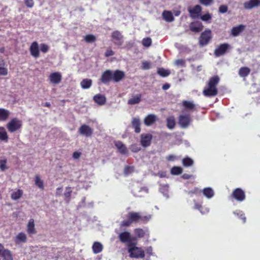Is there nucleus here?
I'll return each instance as SVG.
<instances>
[{
  "label": "nucleus",
  "mask_w": 260,
  "mask_h": 260,
  "mask_svg": "<svg viewBox=\"0 0 260 260\" xmlns=\"http://www.w3.org/2000/svg\"><path fill=\"white\" fill-rule=\"evenodd\" d=\"M125 76L124 72L116 70L113 72L107 70L104 72L100 78L101 82L105 84H108L111 81L114 82H118L121 81Z\"/></svg>",
  "instance_id": "obj_1"
},
{
  "label": "nucleus",
  "mask_w": 260,
  "mask_h": 260,
  "mask_svg": "<svg viewBox=\"0 0 260 260\" xmlns=\"http://www.w3.org/2000/svg\"><path fill=\"white\" fill-rule=\"evenodd\" d=\"M219 81L220 78L217 75L211 77L207 83V87L203 91L204 95L207 97L216 96L218 93L217 86Z\"/></svg>",
  "instance_id": "obj_2"
},
{
  "label": "nucleus",
  "mask_w": 260,
  "mask_h": 260,
  "mask_svg": "<svg viewBox=\"0 0 260 260\" xmlns=\"http://www.w3.org/2000/svg\"><path fill=\"white\" fill-rule=\"evenodd\" d=\"M130 245L128 247L127 250L129 253V257L135 258H143L145 256V252L141 247L137 246H131Z\"/></svg>",
  "instance_id": "obj_3"
},
{
  "label": "nucleus",
  "mask_w": 260,
  "mask_h": 260,
  "mask_svg": "<svg viewBox=\"0 0 260 260\" xmlns=\"http://www.w3.org/2000/svg\"><path fill=\"white\" fill-rule=\"evenodd\" d=\"M22 121L17 118L12 119L7 124L6 126L10 133H14L22 127Z\"/></svg>",
  "instance_id": "obj_4"
},
{
  "label": "nucleus",
  "mask_w": 260,
  "mask_h": 260,
  "mask_svg": "<svg viewBox=\"0 0 260 260\" xmlns=\"http://www.w3.org/2000/svg\"><path fill=\"white\" fill-rule=\"evenodd\" d=\"M212 39V32L209 29H206L199 38V45L201 47L207 45Z\"/></svg>",
  "instance_id": "obj_5"
},
{
  "label": "nucleus",
  "mask_w": 260,
  "mask_h": 260,
  "mask_svg": "<svg viewBox=\"0 0 260 260\" xmlns=\"http://www.w3.org/2000/svg\"><path fill=\"white\" fill-rule=\"evenodd\" d=\"M111 38L113 43L120 48L124 43V37L118 30H115L111 34Z\"/></svg>",
  "instance_id": "obj_6"
},
{
  "label": "nucleus",
  "mask_w": 260,
  "mask_h": 260,
  "mask_svg": "<svg viewBox=\"0 0 260 260\" xmlns=\"http://www.w3.org/2000/svg\"><path fill=\"white\" fill-rule=\"evenodd\" d=\"M128 218L131 220L132 223L137 222L139 221L147 222L149 220V217L147 216H141L138 212H131L128 215Z\"/></svg>",
  "instance_id": "obj_7"
},
{
  "label": "nucleus",
  "mask_w": 260,
  "mask_h": 260,
  "mask_svg": "<svg viewBox=\"0 0 260 260\" xmlns=\"http://www.w3.org/2000/svg\"><path fill=\"white\" fill-rule=\"evenodd\" d=\"M231 197L239 202L243 201L246 198L245 192L240 188H237L234 189Z\"/></svg>",
  "instance_id": "obj_8"
},
{
  "label": "nucleus",
  "mask_w": 260,
  "mask_h": 260,
  "mask_svg": "<svg viewBox=\"0 0 260 260\" xmlns=\"http://www.w3.org/2000/svg\"><path fill=\"white\" fill-rule=\"evenodd\" d=\"M202 11V8L199 5H196L192 8H189L188 9L189 16L192 19L198 18L201 16Z\"/></svg>",
  "instance_id": "obj_9"
},
{
  "label": "nucleus",
  "mask_w": 260,
  "mask_h": 260,
  "mask_svg": "<svg viewBox=\"0 0 260 260\" xmlns=\"http://www.w3.org/2000/svg\"><path fill=\"white\" fill-rule=\"evenodd\" d=\"M229 47L230 45L228 43H223L219 45L214 50V53L215 56L219 57L223 55L226 52Z\"/></svg>",
  "instance_id": "obj_10"
},
{
  "label": "nucleus",
  "mask_w": 260,
  "mask_h": 260,
  "mask_svg": "<svg viewBox=\"0 0 260 260\" xmlns=\"http://www.w3.org/2000/svg\"><path fill=\"white\" fill-rule=\"evenodd\" d=\"M140 143L144 147H146L150 145L152 136L150 134H143L140 136Z\"/></svg>",
  "instance_id": "obj_11"
},
{
  "label": "nucleus",
  "mask_w": 260,
  "mask_h": 260,
  "mask_svg": "<svg viewBox=\"0 0 260 260\" xmlns=\"http://www.w3.org/2000/svg\"><path fill=\"white\" fill-rule=\"evenodd\" d=\"M93 132V129L86 124L82 125L79 128V133L87 137H91Z\"/></svg>",
  "instance_id": "obj_12"
},
{
  "label": "nucleus",
  "mask_w": 260,
  "mask_h": 260,
  "mask_svg": "<svg viewBox=\"0 0 260 260\" xmlns=\"http://www.w3.org/2000/svg\"><path fill=\"white\" fill-rule=\"evenodd\" d=\"M29 51L30 54L34 57L37 58L40 56L39 44L37 42L35 41L31 44Z\"/></svg>",
  "instance_id": "obj_13"
},
{
  "label": "nucleus",
  "mask_w": 260,
  "mask_h": 260,
  "mask_svg": "<svg viewBox=\"0 0 260 260\" xmlns=\"http://www.w3.org/2000/svg\"><path fill=\"white\" fill-rule=\"evenodd\" d=\"M190 30L194 32H199L203 29L202 23L199 21H194L190 23L189 25Z\"/></svg>",
  "instance_id": "obj_14"
},
{
  "label": "nucleus",
  "mask_w": 260,
  "mask_h": 260,
  "mask_svg": "<svg viewBox=\"0 0 260 260\" xmlns=\"http://www.w3.org/2000/svg\"><path fill=\"white\" fill-rule=\"evenodd\" d=\"M115 146L118 151L122 154H127L128 150L126 146L120 141H116L114 142Z\"/></svg>",
  "instance_id": "obj_15"
},
{
  "label": "nucleus",
  "mask_w": 260,
  "mask_h": 260,
  "mask_svg": "<svg viewBox=\"0 0 260 260\" xmlns=\"http://www.w3.org/2000/svg\"><path fill=\"white\" fill-rule=\"evenodd\" d=\"M190 121L189 115H180L179 117V123L183 128L188 126Z\"/></svg>",
  "instance_id": "obj_16"
},
{
  "label": "nucleus",
  "mask_w": 260,
  "mask_h": 260,
  "mask_svg": "<svg viewBox=\"0 0 260 260\" xmlns=\"http://www.w3.org/2000/svg\"><path fill=\"white\" fill-rule=\"evenodd\" d=\"M61 75L59 72L51 73L49 76L50 81L53 84L59 83L61 80Z\"/></svg>",
  "instance_id": "obj_17"
},
{
  "label": "nucleus",
  "mask_w": 260,
  "mask_h": 260,
  "mask_svg": "<svg viewBox=\"0 0 260 260\" xmlns=\"http://www.w3.org/2000/svg\"><path fill=\"white\" fill-rule=\"evenodd\" d=\"M118 238L122 243L128 244L130 242L131 233L127 231L121 232L119 234Z\"/></svg>",
  "instance_id": "obj_18"
},
{
  "label": "nucleus",
  "mask_w": 260,
  "mask_h": 260,
  "mask_svg": "<svg viewBox=\"0 0 260 260\" xmlns=\"http://www.w3.org/2000/svg\"><path fill=\"white\" fill-rule=\"evenodd\" d=\"M27 233L29 235L36 234L37 231L35 226L34 219L31 218L29 220L27 224Z\"/></svg>",
  "instance_id": "obj_19"
},
{
  "label": "nucleus",
  "mask_w": 260,
  "mask_h": 260,
  "mask_svg": "<svg viewBox=\"0 0 260 260\" xmlns=\"http://www.w3.org/2000/svg\"><path fill=\"white\" fill-rule=\"evenodd\" d=\"M93 100L95 103L100 106L105 105L106 102V96L100 93L95 94L93 96Z\"/></svg>",
  "instance_id": "obj_20"
},
{
  "label": "nucleus",
  "mask_w": 260,
  "mask_h": 260,
  "mask_svg": "<svg viewBox=\"0 0 260 260\" xmlns=\"http://www.w3.org/2000/svg\"><path fill=\"white\" fill-rule=\"evenodd\" d=\"M245 28V26L243 24H240L237 26H234L231 29V35L234 37H237L242 32Z\"/></svg>",
  "instance_id": "obj_21"
},
{
  "label": "nucleus",
  "mask_w": 260,
  "mask_h": 260,
  "mask_svg": "<svg viewBox=\"0 0 260 260\" xmlns=\"http://www.w3.org/2000/svg\"><path fill=\"white\" fill-rule=\"evenodd\" d=\"M1 255L4 260H13V255L12 252L8 249H3Z\"/></svg>",
  "instance_id": "obj_22"
},
{
  "label": "nucleus",
  "mask_w": 260,
  "mask_h": 260,
  "mask_svg": "<svg viewBox=\"0 0 260 260\" xmlns=\"http://www.w3.org/2000/svg\"><path fill=\"white\" fill-rule=\"evenodd\" d=\"M141 122L138 118H133L132 121V127L135 129L136 133H139L141 132Z\"/></svg>",
  "instance_id": "obj_23"
},
{
  "label": "nucleus",
  "mask_w": 260,
  "mask_h": 260,
  "mask_svg": "<svg viewBox=\"0 0 260 260\" xmlns=\"http://www.w3.org/2000/svg\"><path fill=\"white\" fill-rule=\"evenodd\" d=\"M142 99V95L141 94H138L137 95H133L127 101L128 105H133L139 104Z\"/></svg>",
  "instance_id": "obj_24"
},
{
  "label": "nucleus",
  "mask_w": 260,
  "mask_h": 260,
  "mask_svg": "<svg viewBox=\"0 0 260 260\" xmlns=\"http://www.w3.org/2000/svg\"><path fill=\"white\" fill-rule=\"evenodd\" d=\"M163 19L167 22H171L174 21V17L172 13L170 11L165 10L162 13Z\"/></svg>",
  "instance_id": "obj_25"
},
{
  "label": "nucleus",
  "mask_w": 260,
  "mask_h": 260,
  "mask_svg": "<svg viewBox=\"0 0 260 260\" xmlns=\"http://www.w3.org/2000/svg\"><path fill=\"white\" fill-rule=\"evenodd\" d=\"M27 241V237L26 235L22 232L18 233L16 236L15 242L16 244H19L20 243H25Z\"/></svg>",
  "instance_id": "obj_26"
},
{
  "label": "nucleus",
  "mask_w": 260,
  "mask_h": 260,
  "mask_svg": "<svg viewBox=\"0 0 260 260\" xmlns=\"http://www.w3.org/2000/svg\"><path fill=\"white\" fill-rule=\"evenodd\" d=\"M156 120V117L153 114H149L144 119V123L147 126H150L154 123Z\"/></svg>",
  "instance_id": "obj_27"
},
{
  "label": "nucleus",
  "mask_w": 260,
  "mask_h": 260,
  "mask_svg": "<svg viewBox=\"0 0 260 260\" xmlns=\"http://www.w3.org/2000/svg\"><path fill=\"white\" fill-rule=\"evenodd\" d=\"M147 233V230L145 231L141 228H137L134 230V233L138 238H144L146 235L149 236V234Z\"/></svg>",
  "instance_id": "obj_28"
},
{
  "label": "nucleus",
  "mask_w": 260,
  "mask_h": 260,
  "mask_svg": "<svg viewBox=\"0 0 260 260\" xmlns=\"http://www.w3.org/2000/svg\"><path fill=\"white\" fill-rule=\"evenodd\" d=\"M258 0H249L244 3V7L246 9H251L255 7L258 6Z\"/></svg>",
  "instance_id": "obj_29"
},
{
  "label": "nucleus",
  "mask_w": 260,
  "mask_h": 260,
  "mask_svg": "<svg viewBox=\"0 0 260 260\" xmlns=\"http://www.w3.org/2000/svg\"><path fill=\"white\" fill-rule=\"evenodd\" d=\"M10 112L4 108H0V121H6L10 116Z\"/></svg>",
  "instance_id": "obj_30"
},
{
  "label": "nucleus",
  "mask_w": 260,
  "mask_h": 260,
  "mask_svg": "<svg viewBox=\"0 0 260 260\" xmlns=\"http://www.w3.org/2000/svg\"><path fill=\"white\" fill-rule=\"evenodd\" d=\"M250 69L247 67H241L239 70V75L241 77H246L250 74Z\"/></svg>",
  "instance_id": "obj_31"
},
{
  "label": "nucleus",
  "mask_w": 260,
  "mask_h": 260,
  "mask_svg": "<svg viewBox=\"0 0 260 260\" xmlns=\"http://www.w3.org/2000/svg\"><path fill=\"white\" fill-rule=\"evenodd\" d=\"M194 202V206L193 207L194 209L198 210L200 211L202 214H205L209 212V209L207 208H204L202 206V204L200 203Z\"/></svg>",
  "instance_id": "obj_32"
},
{
  "label": "nucleus",
  "mask_w": 260,
  "mask_h": 260,
  "mask_svg": "<svg viewBox=\"0 0 260 260\" xmlns=\"http://www.w3.org/2000/svg\"><path fill=\"white\" fill-rule=\"evenodd\" d=\"M92 248L93 252L95 254L101 252L103 248L102 244L98 242H94Z\"/></svg>",
  "instance_id": "obj_33"
},
{
  "label": "nucleus",
  "mask_w": 260,
  "mask_h": 260,
  "mask_svg": "<svg viewBox=\"0 0 260 260\" xmlns=\"http://www.w3.org/2000/svg\"><path fill=\"white\" fill-rule=\"evenodd\" d=\"M0 140L6 142L8 141V136L4 127H0Z\"/></svg>",
  "instance_id": "obj_34"
},
{
  "label": "nucleus",
  "mask_w": 260,
  "mask_h": 260,
  "mask_svg": "<svg viewBox=\"0 0 260 260\" xmlns=\"http://www.w3.org/2000/svg\"><path fill=\"white\" fill-rule=\"evenodd\" d=\"M80 84L83 89H88L92 85V80L90 79H84L82 80Z\"/></svg>",
  "instance_id": "obj_35"
},
{
  "label": "nucleus",
  "mask_w": 260,
  "mask_h": 260,
  "mask_svg": "<svg viewBox=\"0 0 260 260\" xmlns=\"http://www.w3.org/2000/svg\"><path fill=\"white\" fill-rule=\"evenodd\" d=\"M204 195L207 198H211L214 196V191L210 187H206L203 189L202 191Z\"/></svg>",
  "instance_id": "obj_36"
},
{
  "label": "nucleus",
  "mask_w": 260,
  "mask_h": 260,
  "mask_svg": "<svg viewBox=\"0 0 260 260\" xmlns=\"http://www.w3.org/2000/svg\"><path fill=\"white\" fill-rule=\"evenodd\" d=\"M182 105L187 110H192L195 109L194 104L190 101H183L182 102Z\"/></svg>",
  "instance_id": "obj_37"
},
{
  "label": "nucleus",
  "mask_w": 260,
  "mask_h": 260,
  "mask_svg": "<svg viewBox=\"0 0 260 260\" xmlns=\"http://www.w3.org/2000/svg\"><path fill=\"white\" fill-rule=\"evenodd\" d=\"M35 182L36 185L39 188L42 190L44 189V182L41 179L39 175H36L35 176Z\"/></svg>",
  "instance_id": "obj_38"
},
{
  "label": "nucleus",
  "mask_w": 260,
  "mask_h": 260,
  "mask_svg": "<svg viewBox=\"0 0 260 260\" xmlns=\"http://www.w3.org/2000/svg\"><path fill=\"white\" fill-rule=\"evenodd\" d=\"M23 194V191L21 189H18L16 191L13 192L11 196L12 199L17 200L20 199Z\"/></svg>",
  "instance_id": "obj_39"
},
{
  "label": "nucleus",
  "mask_w": 260,
  "mask_h": 260,
  "mask_svg": "<svg viewBox=\"0 0 260 260\" xmlns=\"http://www.w3.org/2000/svg\"><path fill=\"white\" fill-rule=\"evenodd\" d=\"M157 72L158 75L163 77H167L170 74V71L162 68H158Z\"/></svg>",
  "instance_id": "obj_40"
},
{
  "label": "nucleus",
  "mask_w": 260,
  "mask_h": 260,
  "mask_svg": "<svg viewBox=\"0 0 260 260\" xmlns=\"http://www.w3.org/2000/svg\"><path fill=\"white\" fill-rule=\"evenodd\" d=\"M183 169L180 167L174 166L171 170V173L172 175H178L182 173Z\"/></svg>",
  "instance_id": "obj_41"
},
{
  "label": "nucleus",
  "mask_w": 260,
  "mask_h": 260,
  "mask_svg": "<svg viewBox=\"0 0 260 260\" xmlns=\"http://www.w3.org/2000/svg\"><path fill=\"white\" fill-rule=\"evenodd\" d=\"M167 126L169 129H173L175 126V121L173 117H169L167 119Z\"/></svg>",
  "instance_id": "obj_42"
},
{
  "label": "nucleus",
  "mask_w": 260,
  "mask_h": 260,
  "mask_svg": "<svg viewBox=\"0 0 260 260\" xmlns=\"http://www.w3.org/2000/svg\"><path fill=\"white\" fill-rule=\"evenodd\" d=\"M182 164L184 167H190L193 165V161L191 158L186 157L182 159Z\"/></svg>",
  "instance_id": "obj_43"
},
{
  "label": "nucleus",
  "mask_w": 260,
  "mask_h": 260,
  "mask_svg": "<svg viewBox=\"0 0 260 260\" xmlns=\"http://www.w3.org/2000/svg\"><path fill=\"white\" fill-rule=\"evenodd\" d=\"M234 214L237 216L239 218L241 219L243 223H245L246 220V218L244 214L240 211H236L234 212Z\"/></svg>",
  "instance_id": "obj_44"
},
{
  "label": "nucleus",
  "mask_w": 260,
  "mask_h": 260,
  "mask_svg": "<svg viewBox=\"0 0 260 260\" xmlns=\"http://www.w3.org/2000/svg\"><path fill=\"white\" fill-rule=\"evenodd\" d=\"M142 43L144 46L148 47L151 45V39L149 37L145 38L142 40Z\"/></svg>",
  "instance_id": "obj_45"
},
{
  "label": "nucleus",
  "mask_w": 260,
  "mask_h": 260,
  "mask_svg": "<svg viewBox=\"0 0 260 260\" xmlns=\"http://www.w3.org/2000/svg\"><path fill=\"white\" fill-rule=\"evenodd\" d=\"M84 39L87 43H92L96 40V38L94 35L89 34L85 36Z\"/></svg>",
  "instance_id": "obj_46"
},
{
  "label": "nucleus",
  "mask_w": 260,
  "mask_h": 260,
  "mask_svg": "<svg viewBox=\"0 0 260 260\" xmlns=\"http://www.w3.org/2000/svg\"><path fill=\"white\" fill-rule=\"evenodd\" d=\"M7 164V159L6 158L1 159L0 158V169L2 171H4L6 169H7V167L6 166Z\"/></svg>",
  "instance_id": "obj_47"
},
{
  "label": "nucleus",
  "mask_w": 260,
  "mask_h": 260,
  "mask_svg": "<svg viewBox=\"0 0 260 260\" xmlns=\"http://www.w3.org/2000/svg\"><path fill=\"white\" fill-rule=\"evenodd\" d=\"M200 18L204 21H208L211 19L212 15L209 12H207V13L200 16Z\"/></svg>",
  "instance_id": "obj_48"
},
{
  "label": "nucleus",
  "mask_w": 260,
  "mask_h": 260,
  "mask_svg": "<svg viewBox=\"0 0 260 260\" xmlns=\"http://www.w3.org/2000/svg\"><path fill=\"white\" fill-rule=\"evenodd\" d=\"M130 150L134 153H137L141 150L140 147L137 144H134L130 146Z\"/></svg>",
  "instance_id": "obj_49"
},
{
  "label": "nucleus",
  "mask_w": 260,
  "mask_h": 260,
  "mask_svg": "<svg viewBox=\"0 0 260 260\" xmlns=\"http://www.w3.org/2000/svg\"><path fill=\"white\" fill-rule=\"evenodd\" d=\"M134 168L133 167L126 166L124 169V174L126 175H128L134 172Z\"/></svg>",
  "instance_id": "obj_50"
},
{
  "label": "nucleus",
  "mask_w": 260,
  "mask_h": 260,
  "mask_svg": "<svg viewBox=\"0 0 260 260\" xmlns=\"http://www.w3.org/2000/svg\"><path fill=\"white\" fill-rule=\"evenodd\" d=\"M115 54L114 51L112 50L111 47H108L107 48L105 52V56L108 57L110 56H112Z\"/></svg>",
  "instance_id": "obj_51"
},
{
  "label": "nucleus",
  "mask_w": 260,
  "mask_h": 260,
  "mask_svg": "<svg viewBox=\"0 0 260 260\" xmlns=\"http://www.w3.org/2000/svg\"><path fill=\"white\" fill-rule=\"evenodd\" d=\"M151 68V63L147 61L142 62L141 69L144 70H148Z\"/></svg>",
  "instance_id": "obj_52"
},
{
  "label": "nucleus",
  "mask_w": 260,
  "mask_h": 260,
  "mask_svg": "<svg viewBox=\"0 0 260 260\" xmlns=\"http://www.w3.org/2000/svg\"><path fill=\"white\" fill-rule=\"evenodd\" d=\"M40 48L41 51L44 53L47 52L49 49L48 45L44 43L41 44Z\"/></svg>",
  "instance_id": "obj_53"
},
{
  "label": "nucleus",
  "mask_w": 260,
  "mask_h": 260,
  "mask_svg": "<svg viewBox=\"0 0 260 260\" xmlns=\"http://www.w3.org/2000/svg\"><path fill=\"white\" fill-rule=\"evenodd\" d=\"M137 237L132 236L131 235L130 242H129L128 244H127V248L129 247L130 245H132V246H136L137 243L133 242L134 241L137 240Z\"/></svg>",
  "instance_id": "obj_54"
},
{
  "label": "nucleus",
  "mask_w": 260,
  "mask_h": 260,
  "mask_svg": "<svg viewBox=\"0 0 260 260\" xmlns=\"http://www.w3.org/2000/svg\"><path fill=\"white\" fill-rule=\"evenodd\" d=\"M175 64L178 66L184 67L185 66V61L182 59H177L175 61Z\"/></svg>",
  "instance_id": "obj_55"
},
{
  "label": "nucleus",
  "mask_w": 260,
  "mask_h": 260,
  "mask_svg": "<svg viewBox=\"0 0 260 260\" xmlns=\"http://www.w3.org/2000/svg\"><path fill=\"white\" fill-rule=\"evenodd\" d=\"M132 223L129 219L127 220H123L121 222L120 226L121 227H127L130 226Z\"/></svg>",
  "instance_id": "obj_56"
},
{
  "label": "nucleus",
  "mask_w": 260,
  "mask_h": 260,
  "mask_svg": "<svg viewBox=\"0 0 260 260\" xmlns=\"http://www.w3.org/2000/svg\"><path fill=\"white\" fill-rule=\"evenodd\" d=\"M25 5L28 8H32L34 6V0H24Z\"/></svg>",
  "instance_id": "obj_57"
},
{
  "label": "nucleus",
  "mask_w": 260,
  "mask_h": 260,
  "mask_svg": "<svg viewBox=\"0 0 260 260\" xmlns=\"http://www.w3.org/2000/svg\"><path fill=\"white\" fill-rule=\"evenodd\" d=\"M228 6L224 5L220 6L219 7V12L221 13H225L228 11Z\"/></svg>",
  "instance_id": "obj_58"
},
{
  "label": "nucleus",
  "mask_w": 260,
  "mask_h": 260,
  "mask_svg": "<svg viewBox=\"0 0 260 260\" xmlns=\"http://www.w3.org/2000/svg\"><path fill=\"white\" fill-rule=\"evenodd\" d=\"M72 193V190H71V187H66V191L64 193V197L66 198L70 199Z\"/></svg>",
  "instance_id": "obj_59"
},
{
  "label": "nucleus",
  "mask_w": 260,
  "mask_h": 260,
  "mask_svg": "<svg viewBox=\"0 0 260 260\" xmlns=\"http://www.w3.org/2000/svg\"><path fill=\"white\" fill-rule=\"evenodd\" d=\"M199 2L201 4L207 6L211 5L213 0H199Z\"/></svg>",
  "instance_id": "obj_60"
},
{
  "label": "nucleus",
  "mask_w": 260,
  "mask_h": 260,
  "mask_svg": "<svg viewBox=\"0 0 260 260\" xmlns=\"http://www.w3.org/2000/svg\"><path fill=\"white\" fill-rule=\"evenodd\" d=\"M8 74V69L4 67H0V75L3 76H6Z\"/></svg>",
  "instance_id": "obj_61"
},
{
  "label": "nucleus",
  "mask_w": 260,
  "mask_h": 260,
  "mask_svg": "<svg viewBox=\"0 0 260 260\" xmlns=\"http://www.w3.org/2000/svg\"><path fill=\"white\" fill-rule=\"evenodd\" d=\"M201 192V190L198 188H194L193 190H190L188 192V194L190 196L193 194H198Z\"/></svg>",
  "instance_id": "obj_62"
},
{
  "label": "nucleus",
  "mask_w": 260,
  "mask_h": 260,
  "mask_svg": "<svg viewBox=\"0 0 260 260\" xmlns=\"http://www.w3.org/2000/svg\"><path fill=\"white\" fill-rule=\"evenodd\" d=\"M152 251H153V249L151 246L147 247L146 248V253L148 254L149 256L152 255V253H153Z\"/></svg>",
  "instance_id": "obj_63"
},
{
  "label": "nucleus",
  "mask_w": 260,
  "mask_h": 260,
  "mask_svg": "<svg viewBox=\"0 0 260 260\" xmlns=\"http://www.w3.org/2000/svg\"><path fill=\"white\" fill-rule=\"evenodd\" d=\"M81 155V153L75 151L73 153V157L75 159H78Z\"/></svg>",
  "instance_id": "obj_64"
}]
</instances>
